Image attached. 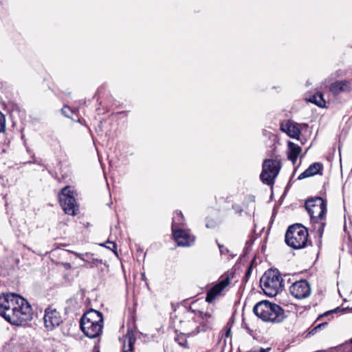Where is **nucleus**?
Returning a JSON list of instances; mask_svg holds the SVG:
<instances>
[{"mask_svg": "<svg viewBox=\"0 0 352 352\" xmlns=\"http://www.w3.org/2000/svg\"><path fill=\"white\" fill-rule=\"evenodd\" d=\"M62 113L67 117L71 118L73 120H76V118L74 117V111L69 107L65 105L62 109Z\"/></svg>", "mask_w": 352, "mask_h": 352, "instance_id": "4be33fe9", "label": "nucleus"}, {"mask_svg": "<svg viewBox=\"0 0 352 352\" xmlns=\"http://www.w3.org/2000/svg\"><path fill=\"white\" fill-rule=\"evenodd\" d=\"M254 314L265 322L280 323L285 318L284 309L276 303L268 300L257 302L253 308Z\"/></svg>", "mask_w": 352, "mask_h": 352, "instance_id": "7ed1b4c3", "label": "nucleus"}, {"mask_svg": "<svg viewBox=\"0 0 352 352\" xmlns=\"http://www.w3.org/2000/svg\"><path fill=\"white\" fill-rule=\"evenodd\" d=\"M271 350L270 348L263 349L261 348L258 352H269Z\"/></svg>", "mask_w": 352, "mask_h": 352, "instance_id": "72a5a7b5", "label": "nucleus"}, {"mask_svg": "<svg viewBox=\"0 0 352 352\" xmlns=\"http://www.w3.org/2000/svg\"><path fill=\"white\" fill-rule=\"evenodd\" d=\"M280 129L286 133L290 138L299 139L300 130L296 123L290 120L280 124Z\"/></svg>", "mask_w": 352, "mask_h": 352, "instance_id": "4468645a", "label": "nucleus"}, {"mask_svg": "<svg viewBox=\"0 0 352 352\" xmlns=\"http://www.w3.org/2000/svg\"><path fill=\"white\" fill-rule=\"evenodd\" d=\"M217 243L218 244V247L221 254H226L229 252V250L226 247H225L223 245L219 243L217 241Z\"/></svg>", "mask_w": 352, "mask_h": 352, "instance_id": "cd10ccee", "label": "nucleus"}, {"mask_svg": "<svg viewBox=\"0 0 352 352\" xmlns=\"http://www.w3.org/2000/svg\"><path fill=\"white\" fill-rule=\"evenodd\" d=\"M172 232L173 237L179 246H190L195 241V237L190 235L182 228H178Z\"/></svg>", "mask_w": 352, "mask_h": 352, "instance_id": "f8f14e48", "label": "nucleus"}, {"mask_svg": "<svg viewBox=\"0 0 352 352\" xmlns=\"http://www.w3.org/2000/svg\"><path fill=\"white\" fill-rule=\"evenodd\" d=\"M287 146V157L290 161H292L293 164H295L299 155L302 151V148L300 146L291 141H288Z\"/></svg>", "mask_w": 352, "mask_h": 352, "instance_id": "f3484780", "label": "nucleus"}, {"mask_svg": "<svg viewBox=\"0 0 352 352\" xmlns=\"http://www.w3.org/2000/svg\"><path fill=\"white\" fill-rule=\"evenodd\" d=\"M290 294L298 299H303L311 294V287L306 280L296 281L289 287Z\"/></svg>", "mask_w": 352, "mask_h": 352, "instance_id": "9d476101", "label": "nucleus"}, {"mask_svg": "<svg viewBox=\"0 0 352 352\" xmlns=\"http://www.w3.org/2000/svg\"><path fill=\"white\" fill-rule=\"evenodd\" d=\"M85 256L87 257L89 260H91V262L94 263V264L102 263V260L93 258V254L91 253L87 252L85 254Z\"/></svg>", "mask_w": 352, "mask_h": 352, "instance_id": "bb28decb", "label": "nucleus"}, {"mask_svg": "<svg viewBox=\"0 0 352 352\" xmlns=\"http://www.w3.org/2000/svg\"><path fill=\"white\" fill-rule=\"evenodd\" d=\"M43 320L45 327L48 330H53L62 322L60 313L56 309H52L50 307L45 309Z\"/></svg>", "mask_w": 352, "mask_h": 352, "instance_id": "9b49d317", "label": "nucleus"}, {"mask_svg": "<svg viewBox=\"0 0 352 352\" xmlns=\"http://www.w3.org/2000/svg\"><path fill=\"white\" fill-rule=\"evenodd\" d=\"M136 340L135 333L133 330L129 329L124 336L122 352H133V344Z\"/></svg>", "mask_w": 352, "mask_h": 352, "instance_id": "2eb2a0df", "label": "nucleus"}, {"mask_svg": "<svg viewBox=\"0 0 352 352\" xmlns=\"http://www.w3.org/2000/svg\"><path fill=\"white\" fill-rule=\"evenodd\" d=\"M305 207L310 216L311 222L322 220L327 212V203L320 197L307 199Z\"/></svg>", "mask_w": 352, "mask_h": 352, "instance_id": "6e6552de", "label": "nucleus"}, {"mask_svg": "<svg viewBox=\"0 0 352 352\" xmlns=\"http://www.w3.org/2000/svg\"><path fill=\"white\" fill-rule=\"evenodd\" d=\"M6 129L5 116L0 111V133L4 132Z\"/></svg>", "mask_w": 352, "mask_h": 352, "instance_id": "b1692460", "label": "nucleus"}, {"mask_svg": "<svg viewBox=\"0 0 352 352\" xmlns=\"http://www.w3.org/2000/svg\"><path fill=\"white\" fill-rule=\"evenodd\" d=\"M107 243H109V245L107 246L104 244H101V245L102 246H104L107 248L112 250L116 254H117V251H116V250H117V245L114 242H112V241H107Z\"/></svg>", "mask_w": 352, "mask_h": 352, "instance_id": "393cba45", "label": "nucleus"}, {"mask_svg": "<svg viewBox=\"0 0 352 352\" xmlns=\"http://www.w3.org/2000/svg\"><path fill=\"white\" fill-rule=\"evenodd\" d=\"M184 217L181 211H177L173 217L172 221V231L182 228L181 227L184 225Z\"/></svg>", "mask_w": 352, "mask_h": 352, "instance_id": "aec40b11", "label": "nucleus"}, {"mask_svg": "<svg viewBox=\"0 0 352 352\" xmlns=\"http://www.w3.org/2000/svg\"><path fill=\"white\" fill-rule=\"evenodd\" d=\"M307 100L311 103L315 104L316 105L320 107H325V100L323 98V95L320 92H316L314 94L309 96V98H307Z\"/></svg>", "mask_w": 352, "mask_h": 352, "instance_id": "6ab92c4d", "label": "nucleus"}, {"mask_svg": "<svg viewBox=\"0 0 352 352\" xmlns=\"http://www.w3.org/2000/svg\"><path fill=\"white\" fill-rule=\"evenodd\" d=\"M230 336H231V329H230V327H229V328H228V329H226V336L227 338H228V337H230Z\"/></svg>", "mask_w": 352, "mask_h": 352, "instance_id": "473e14b6", "label": "nucleus"}, {"mask_svg": "<svg viewBox=\"0 0 352 352\" xmlns=\"http://www.w3.org/2000/svg\"><path fill=\"white\" fill-rule=\"evenodd\" d=\"M312 223L314 224V228L316 230V233L320 237H321L324 232L325 223L319 221H316Z\"/></svg>", "mask_w": 352, "mask_h": 352, "instance_id": "5701e85b", "label": "nucleus"}, {"mask_svg": "<svg viewBox=\"0 0 352 352\" xmlns=\"http://www.w3.org/2000/svg\"><path fill=\"white\" fill-rule=\"evenodd\" d=\"M261 287L269 296H276L283 289V278L278 270L270 269L266 271L260 279Z\"/></svg>", "mask_w": 352, "mask_h": 352, "instance_id": "39448f33", "label": "nucleus"}, {"mask_svg": "<svg viewBox=\"0 0 352 352\" xmlns=\"http://www.w3.org/2000/svg\"><path fill=\"white\" fill-rule=\"evenodd\" d=\"M351 342L352 343V338L351 339Z\"/></svg>", "mask_w": 352, "mask_h": 352, "instance_id": "e433bc0d", "label": "nucleus"}, {"mask_svg": "<svg viewBox=\"0 0 352 352\" xmlns=\"http://www.w3.org/2000/svg\"><path fill=\"white\" fill-rule=\"evenodd\" d=\"M322 170V164L319 162L311 164L304 172L298 176V179H302L307 177H312L316 174H322L320 171Z\"/></svg>", "mask_w": 352, "mask_h": 352, "instance_id": "dca6fc26", "label": "nucleus"}, {"mask_svg": "<svg viewBox=\"0 0 352 352\" xmlns=\"http://www.w3.org/2000/svg\"><path fill=\"white\" fill-rule=\"evenodd\" d=\"M142 278H144V274L142 275Z\"/></svg>", "mask_w": 352, "mask_h": 352, "instance_id": "c9c22d12", "label": "nucleus"}, {"mask_svg": "<svg viewBox=\"0 0 352 352\" xmlns=\"http://www.w3.org/2000/svg\"><path fill=\"white\" fill-rule=\"evenodd\" d=\"M252 266H249L248 268L247 269L246 272H245V276L243 278V280L247 282L249 277L251 276L252 274Z\"/></svg>", "mask_w": 352, "mask_h": 352, "instance_id": "c85d7f7f", "label": "nucleus"}, {"mask_svg": "<svg viewBox=\"0 0 352 352\" xmlns=\"http://www.w3.org/2000/svg\"><path fill=\"white\" fill-rule=\"evenodd\" d=\"M76 192L69 186L64 187L59 193V202L65 212L75 216L78 210L76 200Z\"/></svg>", "mask_w": 352, "mask_h": 352, "instance_id": "0eeeda50", "label": "nucleus"}, {"mask_svg": "<svg viewBox=\"0 0 352 352\" xmlns=\"http://www.w3.org/2000/svg\"><path fill=\"white\" fill-rule=\"evenodd\" d=\"M69 252L74 254L75 256L79 257L81 260L82 261H87L85 258H84V254H80V253H78V252H74V251H70V250H68Z\"/></svg>", "mask_w": 352, "mask_h": 352, "instance_id": "2f4dec72", "label": "nucleus"}, {"mask_svg": "<svg viewBox=\"0 0 352 352\" xmlns=\"http://www.w3.org/2000/svg\"><path fill=\"white\" fill-rule=\"evenodd\" d=\"M308 231L301 224L290 226L285 233V243L293 249L305 248L308 241Z\"/></svg>", "mask_w": 352, "mask_h": 352, "instance_id": "423d86ee", "label": "nucleus"}, {"mask_svg": "<svg viewBox=\"0 0 352 352\" xmlns=\"http://www.w3.org/2000/svg\"><path fill=\"white\" fill-rule=\"evenodd\" d=\"M246 329H247L248 333L252 335V331L249 327H246Z\"/></svg>", "mask_w": 352, "mask_h": 352, "instance_id": "f704fd0d", "label": "nucleus"}, {"mask_svg": "<svg viewBox=\"0 0 352 352\" xmlns=\"http://www.w3.org/2000/svg\"><path fill=\"white\" fill-rule=\"evenodd\" d=\"M281 168L280 161L266 159L263 163V169L260 175L262 182L268 186L274 184L275 178L278 176Z\"/></svg>", "mask_w": 352, "mask_h": 352, "instance_id": "1a4fd4ad", "label": "nucleus"}, {"mask_svg": "<svg viewBox=\"0 0 352 352\" xmlns=\"http://www.w3.org/2000/svg\"><path fill=\"white\" fill-rule=\"evenodd\" d=\"M187 336H189L186 333H182L175 338V341L182 347L188 348V342H187Z\"/></svg>", "mask_w": 352, "mask_h": 352, "instance_id": "412c9836", "label": "nucleus"}, {"mask_svg": "<svg viewBox=\"0 0 352 352\" xmlns=\"http://www.w3.org/2000/svg\"><path fill=\"white\" fill-rule=\"evenodd\" d=\"M329 89L334 94L347 91L349 89V82L346 80L334 82L331 84Z\"/></svg>", "mask_w": 352, "mask_h": 352, "instance_id": "a211bd4d", "label": "nucleus"}, {"mask_svg": "<svg viewBox=\"0 0 352 352\" xmlns=\"http://www.w3.org/2000/svg\"><path fill=\"white\" fill-rule=\"evenodd\" d=\"M80 329L90 338L99 337L102 332L103 318L100 311L91 309L84 314L80 319Z\"/></svg>", "mask_w": 352, "mask_h": 352, "instance_id": "20e7f679", "label": "nucleus"}, {"mask_svg": "<svg viewBox=\"0 0 352 352\" xmlns=\"http://www.w3.org/2000/svg\"><path fill=\"white\" fill-rule=\"evenodd\" d=\"M185 320H180L182 327L188 336H195L212 329L213 317L210 313L186 310L184 313Z\"/></svg>", "mask_w": 352, "mask_h": 352, "instance_id": "f03ea898", "label": "nucleus"}, {"mask_svg": "<svg viewBox=\"0 0 352 352\" xmlns=\"http://www.w3.org/2000/svg\"><path fill=\"white\" fill-rule=\"evenodd\" d=\"M229 284L230 278L228 276L223 278L218 284L215 285L208 290L206 300L208 302H212Z\"/></svg>", "mask_w": 352, "mask_h": 352, "instance_id": "ddd939ff", "label": "nucleus"}, {"mask_svg": "<svg viewBox=\"0 0 352 352\" xmlns=\"http://www.w3.org/2000/svg\"><path fill=\"white\" fill-rule=\"evenodd\" d=\"M343 347L346 352H352V343L351 342L344 344Z\"/></svg>", "mask_w": 352, "mask_h": 352, "instance_id": "7c9ffc66", "label": "nucleus"}, {"mask_svg": "<svg viewBox=\"0 0 352 352\" xmlns=\"http://www.w3.org/2000/svg\"><path fill=\"white\" fill-rule=\"evenodd\" d=\"M327 324V322H322L319 324H318L317 326L314 327L310 331H309V334H314L315 333L317 332V331L318 329H321L322 327H325L326 325Z\"/></svg>", "mask_w": 352, "mask_h": 352, "instance_id": "a878e982", "label": "nucleus"}, {"mask_svg": "<svg viewBox=\"0 0 352 352\" xmlns=\"http://www.w3.org/2000/svg\"><path fill=\"white\" fill-rule=\"evenodd\" d=\"M344 311V309H340V307H337L334 309L328 311L324 314V316H329L333 313H338V312H342Z\"/></svg>", "mask_w": 352, "mask_h": 352, "instance_id": "c756f323", "label": "nucleus"}, {"mask_svg": "<svg viewBox=\"0 0 352 352\" xmlns=\"http://www.w3.org/2000/svg\"><path fill=\"white\" fill-rule=\"evenodd\" d=\"M0 315L10 324L19 326L32 319V309L22 296L3 294L0 296Z\"/></svg>", "mask_w": 352, "mask_h": 352, "instance_id": "f257e3e1", "label": "nucleus"}]
</instances>
